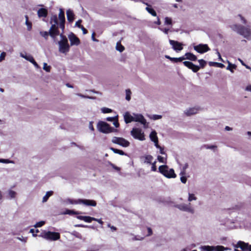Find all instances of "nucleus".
I'll use <instances>...</instances> for the list:
<instances>
[{"instance_id":"nucleus-20","label":"nucleus","mask_w":251,"mask_h":251,"mask_svg":"<svg viewBox=\"0 0 251 251\" xmlns=\"http://www.w3.org/2000/svg\"><path fill=\"white\" fill-rule=\"evenodd\" d=\"M124 120L126 124L134 122V117L131 116L128 112H126L124 115Z\"/></svg>"},{"instance_id":"nucleus-57","label":"nucleus","mask_w":251,"mask_h":251,"mask_svg":"<svg viewBox=\"0 0 251 251\" xmlns=\"http://www.w3.org/2000/svg\"><path fill=\"white\" fill-rule=\"evenodd\" d=\"M148 236H151L152 234V231L151 227H148Z\"/></svg>"},{"instance_id":"nucleus-33","label":"nucleus","mask_w":251,"mask_h":251,"mask_svg":"<svg viewBox=\"0 0 251 251\" xmlns=\"http://www.w3.org/2000/svg\"><path fill=\"white\" fill-rule=\"evenodd\" d=\"M17 193L14 191L9 190L8 191V196L10 199L15 198L16 196Z\"/></svg>"},{"instance_id":"nucleus-2","label":"nucleus","mask_w":251,"mask_h":251,"mask_svg":"<svg viewBox=\"0 0 251 251\" xmlns=\"http://www.w3.org/2000/svg\"><path fill=\"white\" fill-rule=\"evenodd\" d=\"M237 18L245 25L233 24L230 25L231 28L247 39L251 40V25L248 24L247 21L241 15H238Z\"/></svg>"},{"instance_id":"nucleus-3","label":"nucleus","mask_w":251,"mask_h":251,"mask_svg":"<svg viewBox=\"0 0 251 251\" xmlns=\"http://www.w3.org/2000/svg\"><path fill=\"white\" fill-rule=\"evenodd\" d=\"M59 17H57L56 15H52L50 18V24L51 25L49 30V33L50 36L53 39H55L56 37L60 35L59 30V24H58Z\"/></svg>"},{"instance_id":"nucleus-17","label":"nucleus","mask_w":251,"mask_h":251,"mask_svg":"<svg viewBox=\"0 0 251 251\" xmlns=\"http://www.w3.org/2000/svg\"><path fill=\"white\" fill-rule=\"evenodd\" d=\"M202 251H220V246L216 247L203 246L201 247Z\"/></svg>"},{"instance_id":"nucleus-7","label":"nucleus","mask_w":251,"mask_h":251,"mask_svg":"<svg viewBox=\"0 0 251 251\" xmlns=\"http://www.w3.org/2000/svg\"><path fill=\"white\" fill-rule=\"evenodd\" d=\"M39 237H42L46 240L56 241L60 238L59 233L51 231L42 232L40 234L38 235Z\"/></svg>"},{"instance_id":"nucleus-32","label":"nucleus","mask_w":251,"mask_h":251,"mask_svg":"<svg viewBox=\"0 0 251 251\" xmlns=\"http://www.w3.org/2000/svg\"><path fill=\"white\" fill-rule=\"evenodd\" d=\"M184 60H185L184 56H182L178 58L173 57L171 61L174 63H177L178 62H181Z\"/></svg>"},{"instance_id":"nucleus-28","label":"nucleus","mask_w":251,"mask_h":251,"mask_svg":"<svg viewBox=\"0 0 251 251\" xmlns=\"http://www.w3.org/2000/svg\"><path fill=\"white\" fill-rule=\"evenodd\" d=\"M116 50L120 52H122L125 50V47L121 44L120 41H119L117 43Z\"/></svg>"},{"instance_id":"nucleus-45","label":"nucleus","mask_w":251,"mask_h":251,"mask_svg":"<svg viewBox=\"0 0 251 251\" xmlns=\"http://www.w3.org/2000/svg\"><path fill=\"white\" fill-rule=\"evenodd\" d=\"M113 125L116 127H119L120 124L118 122V116L116 117V119L113 121Z\"/></svg>"},{"instance_id":"nucleus-51","label":"nucleus","mask_w":251,"mask_h":251,"mask_svg":"<svg viewBox=\"0 0 251 251\" xmlns=\"http://www.w3.org/2000/svg\"><path fill=\"white\" fill-rule=\"evenodd\" d=\"M156 170H157V168H156V161H154L152 164L151 171H152L153 172H155V171H156Z\"/></svg>"},{"instance_id":"nucleus-46","label":"nucleus","mask_w":251,"mask_h":251,"mask_svg":"<svg viewBox=\"0 0 251 251\" xmlns=\"http://www.w3.org/2000/svg\"><path fill=\"white\" fill-rule=\"evenodd\" d=\"M25 18H26V25L28 26V29L29 30L31 28L32 24H31V23L30 22H29L28 21V16H26Z\"/></svg>"},{"instance_id":"nucleus-26","label":"nucleus","mask_w":251,"mask_h":251,"mask_svg":"<svg viewBox=\"0 0 251 251\" xmlns=\"http://www.w3.org/2000/svg\"><path fill=\"white\" fill-rule=\"evenodd\" d=\"M53 192L51 191L47 192L46 195L43 198V202H46L49 199V197L53 195Z\"/></svg>"},{"instance_id":"nucleus-41","label":"nucleus","mask_w":251,"mask_h":251,"mask_svg":"<svg viewBox=\"0 0 251 251\" xmlns=\"http://www.w3.org/2000/svg\"><path fill=\"white\" fill-rule=\"evenodd\" d=\"M157 160L159 162L165 163H166V159H165L164 158L160 155H158L157 156Z\"/></svg>"},{"instance_id":"nucleus-23","label":"nucleus","mask_w":251,"mask_h":251,"mask_svg":"<svg viewBox=\"0 0 251 251\" xmlns=\"http://www.w3.org/2000/svg\"><path fill=\"white\" fill-rule=\"evenodd\" d=\"M24 58H25L26 60L29 61L31 63H32L34 66L37 68H39L40 67L38 65V64L37 63V62L35 61L34 59L31 55H25V56H22Z\"/></svg>"},{"instance_id":"nucleus-61","label":"nucleus","mask_w":251,"mask_h":251,"mask_svg":"<svg viewBox=\"0 0 251 251\" xmlns=\"http://www.w3.org/2000/svg\"><path fill=\"white\" fill-rule=\"evenodd\" d=\"M154 145H155V146L157 148V149H159L160 148H161V147L158 144V140L157 141H155L154 142Z\"/></svg>"},{"instance_id":"nucleus-59","label":"nucleus","mask_w":251,"mask_h":251,"mask_svg":"<svg viewBox=\"0 0 251 251\" xmlns=\"http://www.w3.org/2000/svg\"><path fill=\"white\" fill-rule=\"evenodd\" d=\"M89 128H90V129L91 130H92V131L94 130V126H93V122H90V123H89Z\"/></svg>"},{"instance_id":"nucleus-15","label":"nucleus","mask_w":251,"mask_h":251,"mask_svg":"<svg viewBox=\"0 0 251 251\" xmlns=\"http://www.w3.org/2000/svg\"><path fill=\"white\" fill-rule=\"evenodd\" d=\"M183 63L185 66L192 70L194 73L197 72L200 69V67L199 66L195 65L191 62L185 61Z\"/></svg>"},{"instance_id":"nucleus-40","label":"nucleus","mask_w":251,"mask_h":251,"mask_svg":"<svg viewBox=\"0 0 251 251\" xmlns=\"http://www.w3.org/2000/svg\"><path fill=\"white\" fill-rule=\"evenodd\" d=\"M72 234L78 238L81 239L82 238L81 234L77 231H74Z\"/></svg>"},{"instance_id":"nucleus-37","label":"nucleus","mask_w":251,"mask_h":251,"mask_svg":"<svg viewBox=\"0 0 251 251\" xmlns=\"http://www.w3.org/2000/svg\"><path fill=\"white\" fill-rule=\"evenodd\" d=\"M101 111L103 113H109L112 112V110L107 107H103L101 108Z\"/></svg>"},{"instance_id":"nucleus-44","label":"nucleus","mask_w":251,"mask_h":251,"mask_svg":"<svg viewBox=\"0 0 251 251\" xmlns=\"http://www.w3.org/2000/svg\"><path fill=\"white\" fill-rule=\"evenodd\" d=\"M200 66L201 68H203L206 65V61L203 59H200L199 60Z\"/></svg>"},{"instance_id":"nucleus-19","label":"nucleus","mask_w":251,"mask_h":251,"mask_svg":"<svg viewBox=\"0 0 251 251\" xmlns=\"http://www.w3.org/2000/svg\"><path fill=\"white\" fill-rule=\"evenodd\" d=\"M48 10L44 8H40L37 11V15L39 18H46L48 16Z\"/></svg>"},{"instance_id":"nucleus-14","label":"nucleus","mask_w":251,"mask_h":251,"mask_svg":"<svg viewBox=\"0 0 251 251\" xmlns=\"http://www.w3.org/2000/svg\"><path fill=\"white\" fill-rule=\"evenodd\" d=\"M68 38L70 41L71 46H77L80 43L79 39L73 32H71L68 35Z\"/></svg>"},{"instance_id":"nucleus-10","label":"nucleus","mask_w":251,"mask_h":251,"mask_svg":"<svg viewBox=\"0 0 251 251\" xmlns=\"http://www.w3.org/2000/svg\"><path fill=\"white\" fill-rule=\"evenodd\" d=\"M194 50L200 53H205L210 50V48L206 44H200L194 47Z\"/></svg>"},{"instance_id":"nucleus-60","label":"nucleus","mask_w":251,"mask_h":251,"mask_svg":"<svg viewBox=\"0 0 251 251\" xmlns=\"http://www.w3.org/2000/svg\"><path fill=\"white\" fill-rule=\"evenodd\" d=\"M161 30L163 32H164L165 34H168V32L169 31V28H164L161 29Z\"/></svg>"},{"instance_id":"nucleus-9","label":"nucleus","mask_w":251,"mask_h":251,"mask_svg":"<svg viewBox=\"0 0 251 251\" xmlns=\"http://www.w3.org/2000/svg\"><path fill=\"white\" fill-rule=\"evenodd\" d=\"M131 135L135 138L141 141L145 139L144 133L138 128H133L131 131Z\"/></svg>"},{"instance_id":"nucleus-11","label":"nucleus","mask_w":251,"mask_h":251,"mask_svg":"<svg viewBox=\"0 0 251 251\" xmlns=\"http://www.w3.org/2000/svg\"><path fill=\"white\" fill-rule=\"evenodd\" d=\"M134 122H139L144 126L145 127L148 126L147 121L144 117L140 114H134Z\"/></svg>"},{"instance_id":"nucleus-53","label":"nucleus","mask_w":251,"mask_h":251,"mask_svg":"<svg viewBox=\"0 0 251 251\" xmlns=\"http://www.w3.org/2000/svg\"><path fill=\"white\" fill-rule=\"evenodd\" d=\"M109 164L110 165H111V166H112V167L115 170L118 171H120V168L116 166H115L114 164L111 163V162H109Z\"/></svg>"},{"instance_id":"nucleus-25","label":"nucleus","mask_w":251,"mask_h":251,"mask_svg":"<svg viewBox=\"0 0 251 251\" xmlns=\"http://www.w3.org/2000/svg\"><path fill=\"white\" fill-rule=\"evenodd\" d=\"M110 149L115 153L119 154L120 155H126V154L125 153V152L123 151L122 150L115 149L113 147L110 148Z\"/></svg>"},{"instance_id":"nucleus-31","label":"nucleus","mask_w":251,"mask_h":251,"mask_svg":"<svg viewBox=\"0 0 251 251\" xmlns=\"http://www.w3.org/2000/svg\"><path fill=\"white\" fill-rule=\"evenodd\" d=\"M145 158V162L147 163H151L152 160L153 159V157L151 155H147L144 156Z\"/></svg>"},{"instance_id":"nucleus-16","label":"nucleus","mask_w":251,"mask_h":251,"mask_svg":"<svg viewBox=\"0 0 251 251\" xmlns=\"http://www.w3.org/2000/svg\"><path fill=\"white\" fill-rule=\"evenodd\" d=\"M235 247L240 248L245 251H251V245L242 241H239L237 245L235 246Z\"/></svg>"},{"instance_id":"nucleus-29","label":"nucleus","mask_w":251,"mask_h":251,"mask_svg":"<svg viewBox=\"0 0 251 251\" xmlns=\"http://www.w3.org/2000/svg\"><path fill=\"white\" fill-rule=\"evenodd\" d=\"M146 10L153 16H156V13L155 11L152 8L147 7Z\"/></svg>"},{"instance_id":"nucleus-8","label":"nucleus","mask_w":251,"mask_h":251,"mask_svg":"<svg viewBox=\"0 0 251 251\" xmlns=\"http://www.w3.org/2000/svg\"><path fill=\"white\" fill-rule=\"evenodd\" d=\"M112 142L123 147H127L130 145L129 142L123 137H113L112 139Z\"/></svg>"},{"instance_id":"nucleus-30","label":"nucleus","mask_w":251,"mask_h":251,"mask_svg":"<svg viewBox=\"0 0 251 251\" xmlns=\"http://www.w3.org/2000/svg\"><path fill=\"white\" fill-rule=\"evenodd\" d=\"M228 66L226 67V69L230 70L231 72H233V70L235 69L236 68V66L234 64H232L230 62H228Z\"/></svg>"},{"instance_id":"nucleus-21","label":"nucleus","mask_w":251,"mask_h":251,"mask_svg":"<svg viewBox=\"0 0 251 251\" xmlns=\"http://www.w3.org/2000/svg\"><path fill=\"white\" fill-rule=\"evenodd\" d=\"M66 14H67V18L68 21L70 23L72 22L74 20V19H75V14H74L73 10H72L71 9L67 10V11L66 12Z\"/></svg>"},{"instance_id":"nucleus-36","label":"nucleus","mask_w":251,"mask_h":251,"mask_svg":"<svg viewBox=\"0 0 251 251\" xmlns=\"http://www.w3.org/2000/svg\"><path fill=\"white\" fill-rule=\"evenodd\" d=\"M131 94V93L129 89L126 90V99L127 100H129L131 99V97H130Z\"/></svg>"},{"instance_id":"nucleus-49","label":"nucleus","mask_w":251,"mask_h":251,"mask_svg":"<svg viewBox=\"0 0 251 251\" xmlns=\"http://www.w3.org/2000/svg\"><path fill=\"white\" fill-rule=\"evenodd\" d=\"M118 116V115L115 116V117H108L106 119V120L109 122H113L114 120L116 119V117Z\"/></svg>"},{"instance_id":"nucleus-54","label":"nucleus","mask_w":251,"mask_h":251,"mask_svg":"<svg viewBox=\"0 0 251 251\" xmlns=\"http://www.w3.org/2000/svg\"><path fill=\"white\" fill-rule=\"evenodd\" d=\"M82 22V20H79L78 21H77L76 23H75V25L79 27V28H80L81 26H82V25H81V23Z\"/></svg>"},{"instance_id":"nucleus-4","label":"nucleus","mask_w":251,"mask_h":251,"mask_svg":"<svg viewBox=\"0 0 251 251\" xmlns=\"http://www.w3.org/2000/svg\"><path fill=\"white\" fill-rule=\"evenodd\" d=\"M158 171L168 178H176V177L174 170L173 169H169V167L166 165L160 166L158 168Z\"/></svg>"},{"instance_id":"nucleus-12","label":"nucleus","mask_w":251,"mask_h":251,"mask_svg":"<svg viewBox=\"0 0 251 251\" xmlns=\"http://www.w3.org/2000/svg\"><path fill=\"white\" fill-rule=\"evenodd\" d=\"M190 204H191L190 203H189V204H178L176 205V207L180 209V210L187 211L192 214H193L194 213V210L193 208L190 207Z\"/></svg>"},{"instance_id":"nucleus-56","label":"nucleus","mask_w":251,"mask_h":251,"mask_svg":"<svg viewBox=\"0 0 251 251\" xmlns=\"http://www.w3.org/2000/svg\"><path fill=\"white\" fill-rule=\"evenodd\" d=\"M162 118L161 115H154L153 116V119L154 120L160 119Z\"/></svg>"},{"instance_id":"nucleus-64","label":"nucleus","mask_w":251,"mask_h":251,"mask_svg":"<svg viewBox=\"0 0 251 251\" xmlns=\"http://www.w3.org/2000/svg\"><path fill=\"white\" fill-rule=\"evenodd\" d=\"M34 232H35L34 229L32 228L30 230V232L32 233V235L33 236H34V237L37 236L38 235L36 234H35Z\"/></svg>"},{"instance_id":"nucleus-62","label":"nucleus","mask_w":251,"mask_h":251,"mask_svg":"<svg viewBox=\"0 0 251 251\" xmlns=\"http://www.w3.org/2000/svg\"><path fill=\"white\" fill-rule=\"evenodd\" d=\"M108 226L110 227L113 231H116L117 230V228L115 226H111L110 224H108Z\"/></svg>"},{"instance_id":"nucleus-35","label":"nucleus","mask_w":251,"mask_h":251,"mask_svg":"<svg viewBox=\"0 0 251 251\" xmlns=\"http://www.w3.org/2000/svg\"><path fill=\"white\" fill-rule=\"evenodd\" d=\"M40 34L46 40L48 39L49 35H50L49 31H40Z\"/></svg>"},{"instance_id":"nucleus-22","label":"nucleus","mask_w":251,"mask_h":251,"mask_svg":"<svg viewBox=\"0 0 251 251\" xmlns=\"http://www.w3.org/2000/svg\"><path fill=\"white\" fill-rule=\"evenodd\" d=\"M184 56L185 59H188L193 61H195L197 60V56L191 52L186 53Z\"/></svg>"},{"instance_id":"nucleus-52","label":"nucleus","mask_w":251,"mask_h":251,"mask_svg":"<svg viewBox=\"0 0 251 251\" xmlns=\"http://www.w3.org/2000/svg\"><path fill=\"white\" fill-rule=\"evenodd\" d=\"M64 213L66 214H76V212L73 210L67 209L66 210V211Z\"/></svg>"},{"instance_id":"nucleus-39","label":"nucleus","mask_w":251,"mask_h":251,"mask_svg":"<svg viewBox=\"0 0 251 251\" xmlns=\"http://www.w3.org/2000/svg\"><path fill=\"white\" fill-rule=\"evenodd\" d=\"M165 24L168 25H171L172 24V19L169 17H166L165 19Z\"/></svg>"},{"instance_id":"nucleus-5","label":"nucleus","mask_w":251,"mask_h":251,"mask_svg":"<svg viewBox=\"0 0 251 251\" xmlns=\"http://www.w3.org/2000/svg\"><path fill=\"white\" fill-rule=\"evenodd\" d=\"M97 128L99 131L103 133H109L117 131V129L111 127L106 122L99 121L97 124Z\"/></svg>"},{"instance_id":"nucleus-24","label":"nucleus","mask_w":251,"mask_h":251,"mask_svg":"<svg viewBox=\"0 0 251 251\" xmlns=\"http://www.w3.org/2000/svg\"><path fill=\"white\" fill-rule=\"evenodd\" d=\"M150 137L151 138V140L153 142L155 141H157L158 140L157 133L156 131L154 130L151 132L150 135Z\"/></svg>"},{"instance_id":"nucleus-43","label":"nucleus","mask_w":251,"mask_h":251,"mask_svg":"<svg viewBox=\"0 0 251 251\" xmlns=\"http://www.w3.org/2000/svg\"><path fill=\"white\" fill-rule=\"evenodd\" d=\"M45 224V222L44 221H40L39 222H37L35 225L34 226L35 227H41L43 225H44Z\"/></svg>"},{"instance_id":"nucleus-58","label":"nucleus","mask_w":251,"mask_h":251,"mask_svg":"<svg viewBox=\"0 0 251 251\" xmlns=\"http://www.w3.org/2000/svg\"><path fill=\"white\" fill-rule=\"evenodd\" d=\"M220 249H221V251H226V250H230V249L228 248H225L222 246H221V248H220Z\"/></svg>"},{"instance_id":"nucleus-63","label":"nucleus","mask_w":251,"mask_h":251,"mask_svg":"<svg viewBox=\"0 0 251 251\" xmlns=\"http://www.w3.org/2000/svg\"><path fill=\"white\" fill-rule=\"evenodd\" d=\"M159 150H160V153L162 154H165V152L164 151V148L163 147H161L159 149Z\"/></svg>"},{"instance_id":"nucleus-18","label":"nucleus","mask_w":251,"mask_h":251,"mask_svg":"<svg viewBox=\"0 0 251 251\" xmlns=\"http://www.w3.org/2000/svg\"><path fill=\"white\" fill-rule=\"evenodd\" d=\"M200 110V107H192L186 110L185 111V114L186 116H189L195 114H197Z\"/></svg>"},{"instance_id":"nucleus-1","label":"nucleus","mask_w":251,"mask_h":251,"mask_svg":"<svg viewBox=\"0 0 251 251\" xmlns=\"http://www.w3.org/2000/svg\"><path fill=\"white\" fill-rule=\"evenodd\" d=\"M59 27L62 30V33L60 35L61 39L58 42L59 50L60 52L66 53L70 50V46L66 36L63 34L65 30V17L64 11L62 8L59 9Z\"/></svg>"},{"instance_id":"nucleus-50","label":"nucleus","mask_w":251,"mask_h":251,"mask_svg":"<svg viewBox=\"0 0 251 251\" xmlns=\"http://www.w3.org/2000/svg\"><path fill=\"white\" fill-rule=\"evenodd\" d=\"M6 56V53L5 52H2L1 53L0 55V62H1L5 59Z\"/></svg>"},{"instance_id":"nucleus-34","label":"nucleus","mask_w":251,"mask_h":251,"mask_svg":"<svg viewBox=\"0 0 251 251\" xmlns=\"http://www.w3.org/2000/svg\"><path fill=\"white\" fill-rule=\"evenodd\" d=\"M96 220L95 218L90 216H85L84 221L87 223H91L93 221Z\"/></svg>"},{"instance_id":"nucleus-55","label":"nucleus","mask_w":251,"mask_h":251,"mask_svg":"<svg viewBox=\"0 0 251 251\" xmlns=\"http://www.w3.org/2000/svg\"><path fill=\"white\" fill-rule=\"evenodd\" d=\"M80 28L81 29L84 34H86L88 33V30L83 25L81 26Z\"/></svg>"},{"instance_id":"nucleus-42","label":"nucleus","mask_w":251,"mask_h":251,"mask_svg":"<svg viewBox=\"0 0 251 251\" xmlns=\"http://www.w3.org/2000/svg\"><path fill=\"white\" fill-rule=\"evenodd\" d=\"M197 200V198L195 196L194 194H189L188 201H191L193 200Z\"/></svg>"},{"instance_id":"nucleus-48","label":"nucleus","mask_w":251,"mask_h":251,"mask_svg":"<svg viewBox=\"0 0 251 251\" xmlns=\"http://www.w3.org/2000/svg\"><path fill=\"white\" fill-rule=\"evenodd\" d=\"M244 90L245 91L251 92V84H248L247 85L245 86Z\"/></svg>"},{"instance_id":"nucleus-27","label":"nucleus","mask_w":251,"mask_h":251,"mask_svg":"<svg viewBox=\"0 0 251 251\" xmlns=\"http://www.w3.org/2000/svg\"><path fill=\"white\" fill-rule=\"evenodd\" d=\"M180 175L181 176L180 177V180L182 183H185L187 181V177H186L185 175V171H183L182 172H181L180 173Z\"/></svg>"},{"instance_id":"nucleus-13","label":"nucleus","mask_w":251,"mask_h":251,"mask_svg":"<svg viewBox=\"0 0 251 251\" xmlns=\"http://www.w3.org/2000/svg\"><path fill=\"white\" fill-rule=\"evenodd\" d=\"M170 44L172 46L173 49L176 51H180L183 49V44L177 41L169 40Z\"/></svg>"},{"instance_id":"nucleus-47","label":"nucleus","mask_w":251,"mask_h":251,"mask_svg":"<svg viewBox=\"0 0 251 251\" xmlns=\"http://www.w3.org/2000/svg\"><path fill=\"white\" fill-rule=\"evenodd\" d=\"M209 64L211 66L220 67V63L218 62H209Z\"/></svg>"},{"instance_id":"nucleus-38","label":"nucleus","mask_w":251,"mask_h":251,"mask_svg":"<svg viewBox=\"0 0 251 251\" xmlns=\"http://www.w3.org/2000/svg\"><path fill=\"white\" fill-rule=\"evenodd\" d=\"M43 69L47 72H50L51 67L50 66H48L46 63H44Z\"/></svg>"},{"instance_id":"nucleus-6","label":"nucleus","mask_w":251,"mask_h":251,"mask_svg":"<svg viewBox=\"0 0 251 251\" xmlns=\"http://www.w3.org/2000/svg\"><path fill=\"white\" fill-rule=\"evenodd\" d=\"M68 201L72 204H83L86 206H96L97 205V202L93 200L87 199H78L74 200L68 199Z\"/></svg>"}]
</instances>
